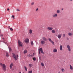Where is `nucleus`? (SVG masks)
Instances as JSON below:
<instances>
[{"instance_id": "34", "label": "nucleus", "mask_w": 73, "mask_h": 73, "mask_svg": "<svg viewBox=\"0 0 73 73\" xmlns=\"http://www.w3.org/2000/svg\"><path fill=\"white\" fill-rule=\"evenodd\" d=\"M11 17L12 18V17H13V19H15V16H14V15L12 16Z\"/></svg>"}, {"instance_id": "17", "label": "nucleus", "mask_w": 73, "mask_h": 73, "mask_svg": "<svg viewBox=\"0 0 73 73\" xmlns=\"http://www.w3.org/2000/svg\"><path fill=\"white\" fill-rule=\"evenodd\" d=\"M60 50H62V46L61 45H60Z\"/></svg>"}, {"instance_id": "29", "label": "nucleus", "mask_w": 73, "mask_h": 73, "mask_svg": "<svg viewBox=\"0 0 73 73\" xmlns=\"http://www.w3.org/2000/svg\"><path fill=\"white\" fill-rule=\"evenodd\" d=\"M9 50L10 52L11 51V50H12V49H11V48H9Z\"/></svg>"}, {"instance_id": "23", "label": "nucleus", "mask_w": 73, "mask_h": 73, "mask_svg": "<svg viewBox=\"0 0 73 73\" xmlns=\"http://www.w3.org/2000/svg\"><path fill=\"white\" fill-rule=\"evenodd\" d=\"M41 65L42 66H44V63H43V62H42L41 63Z\"/></svg>"}, {"instance_id": "9", "label": "nucleus", "mask_w": 73, "mask_h": 73, "mask_svg": "<svg viewBox=\"0 0 73 73\" xmlns=\"http://www.w3.org/2000/svg\"><path fill=\"white\" fill-rule=\"evenodd\" d=\"M62 36V34H59L58 35V38L60 39V38H61V36Z\"/></svg>"}, {"instance_id": "24", "label": "nucleus", "mask_w": 73, "mask_h": 73, "mask_svg": "<svg viewBox=\"0 0 73 73\" xmlns=\"http://www.w3.org/2000/svg\"><path fill=\"white\" fill-rule=\"evenodd\" d=\"M24 68H25V70H26V71H27V67L25 66L24 67Z\"/></svg>"}, {"instance_id": "27", "label": "nucleus", "mask_w": 73, "mask_h": 73, "mask_svg": "<svg viewBox=\"0 0 73 73\" xmlns=\"http://www.w3.org/2000/svg\"><path fill=\"white\" fill-rule=\"evenodd\" d=\"M48 40L49 41H50V42H51V41H52V40H51V39L50 38H48Z\"/></svg>"}, {"instance_id": "18", "label": "nucleus", "mask_w": 73, "mask_h": 73, "mask_svg": "<svg viewBox=\"0 0 73 73\" xmlns=\"http://www.w3.org/2000/svg\"><path fill=\"white\" fill-rule=\"evenodd\" d=\"M27 50H25L24 52V54H25V53H27Z\"/></svg>"}, {"instance_id": "7", "label": "nucleus", "mask_w": 73, "mask_h": 73, "mask_svg": "<svg viewBox=\"0 0 73 73\" xmlns=\"http://www.w3.org/2000/svg\"><path fill=\"white\" fill-rule=\"evenodd\" d=\"M48 29V30H49V31H52V30H53V28L50 27H48L47 28Z\"/></svg>"}, {"instance_id": "30", "label": "nucleus", "mask_w": 73, "mask_h": 73, "mask_svg": "<svg viewBox=\"0 0 73 73\" xmlns=\"http://www.w3.org/2000/svg\"><path fill=\"white\" fill-rule=\"evenodd\" d=\"M34 4H35V3L32 2L31 3V5H34Z\"/></svg>"}, {"instance_id": "28", "label": "nucleus", "mask_w": 73, "mask_h": 73, "mask_svg": "<svg viewBox=\"0 0 73 73\" xmlns=\"http://www.w3.org/2000/svg\"><path fill=\"white\" fill-rule=\"evenodd\" d=\"M36 58L34 57L33 58V60H34V61H36Z\"/></svg>"}, {"instance_id": "19", "label": "nucleus", "mask_w": 73, "mask_h": 73, "mask_svg": "<svg viewBox=\"0 0 73 73\" xmlns=\"http://www.w3.org/2000/svg\"><path fill=\"white\" fill-rule=\"evenodd\" d=\"M56 13H60V11L59 10H57L56 11Z\"/></svg>"}, {"instance_id": "4", "label": "nucleus", "mask_w": 73, "mask_h": 73, "mask_svg": "<svg viewBox=\"0 0 73 73\" xmlns=\"http://www.w3.org/2000/svg\"><path fill=\"white\" fill-rule=\"evenodd\" d=\"M67 49L69 51V52H71V48L70 47V46L69 45H67Z\"/></svg>"}, {"instance_id": "35", "label": "nucleus", "mask_w": 73, "mask_h": 73, "mask_svg": "<svg viewBox=\"0 0 73 73\" xmlns=\"http://www.w3.org/2000/svg\"><path fill=\"white\" fill-rule=\"evenodd\" d=\"M38 8H37L36 9V12H37V11H38Z\"/></svg>"}, {"instance_id": "22", "label": "nucleus", "mask_w": 73, "mask_h": 73, "mask_svg": "<svg viewBox=\"0 0 73 73\" xmlns=\"http://www.w3.org/2000/svg\"><path fill=\"white\" fill-rule=\"evenodd\" d=\"M52 44L53 45H54V42L53 41H52L51 42Z\"/></svg>"}, {"instance_id": "33", "label": "nucleus", "mask_w": 73, "mask_h": 73, "mask_svg": "<svg viewBox=\"0 0 73 73\" xmlns=\"http://www.w3.org/2000/svg\"><path fill=\"white\" fill-rule=\"evenodd\" d=\"M32 73V71H29V73Z\"/></svg>"}, {"instance_id": "1", "label": "nucleus", "mask_w": 73, "mask_h": 73, "mask_svg": "<svg viewBox=\"0 0 73 73\" xmlns=\"http://www.w3.org/2000/svg\"><path fill=\"white\" fill-rule=\"evenodd\" d=\"M13 57L15 59V61H17V59H18V57H19V55H15V54L13 53Z\"/></svg>"}, {"instance_id": "38", "label": "nucleus", "mask_w": 73, "mask_h": 73, "mask_svg": "<svg viewBox=\"0 0 73 73\" xmlns=\"http://www.w3.org/2000/svg\"><path fill=\"white\" fill-rule=\"evenodd\" d=\"M17 11H20V10L19 9H17Z\"/></svg>"}, {"instance_id": "14", "label": "nucleus", "mask_w": 73, "mask_h": 73, "mask_svg": "<svg viewBox=\"0 0 73 73\" xmlns=\"http://www.w3.org/2000/svg\"><path fill=\"white\" fill-rule=\"evenodd\" d=\"M29 66L30 68H31L33 66V64H30L29 65Z\"/></svg>"}, {"instance_id": "10", "label": "nucleus", "mask_w": 73, "mask_h": 73, "mask_svg": "<svg viewBox=\"0 0 73 73\" xmlns=\"http://www.w3.org/2000/svg\"><path fill=\"white\" fill-rule=\"evenodd\" d=\"M41 43L42 45H43L45 44V42L44 40H42L41 41Z\"/></svg>"}, {"instance_id": "2", "label": "nucleus", "mask_w": 73, "mask_h": 73, "mask_svg": "<svg viewBox=\"0 0 73 73\" xmlns=\"http://www.w3.org/2000/svg\"><path fill=\"white\" fill-rule=\"evenodd\" d=\"M39 50V54H40L41 52V53L42 54H44V52H43V50H42V48H39L38 49Z\"/></svg>"}, {"instance_id": "8", "label": "nucleus", "mask_w": 73, "mask_h": 73, "mask_svg": "<svg viewBox=\"0 0 73 73\" xmlns=\"http://www.w3.org/2000/svg\"><path fill=\"white\" fill-rule=\"evenodd\" d=\"M58 16V15H57V14L55 13L54 15H52V17H57Z\"/></svg>"}, {"instance_id": "47", "label": "nucleus", "mask_w": 73, "mask_h": 73, "mask_svg": "<svg viewBox=\"0 0 73 73\" xmlns=\"http://www.w3.org/2000/svg\"><path fill=\"white\" fill-rule=\"evenodd\" d=\"M32 56H33L32 55Z\"/></svg>"}, {"instance_id": "16", "label": "nucleus", "mask_w": 73, "mask_h": 73, "mask_svg": "<svg viewBox=\"0 0 73 73\" xmlns=\"http://www.w3.org/2000/svg\"><path fill=\"white\" fill-rule=\"evenodd\" d=\"M12 66H13V63H11L10 66V69H12Z\"/></svg>"}, {"instance_id": "6", "label": "nucleus", "mask_w": 73, "mask_h": 73, "mask_svg": "<svg viewBox=\"0 0 73 73\" xmlns=\"http://www.w3.org/2000/svg\"><path fill=\"white\" fill-rule=\"evenodd\" d=\"M29 40L28 38L26 39L25 40V42H26V43H28V42H29Z\"/></svg>"}, {"instance_id": "13", "label": "nucleus", "mask_w": 73, "mask_h": 73, "mask_svg": "<svg viewBox=\"0 0 73 73\" xmlns=\"http://www.w3.org/2000/svg\"><path fill=\"white\" fill-rule=\"evenodd\" d=\"M32 30L31 29H30L29 30V33L30 34H32Z\"/></svg>"}, {"instance_id": "5", "label": "nucleus", "mask_w": 73, "mask_h": 73, "mask_svg": "<svg viewBox=\"0 0 73 73\" xmlns=\"http://www.w3.org/2000/svg\"><path fill=\"white\" fill-rule=\"evenodd\" d=\"M18 44L19 46H22L23 44L21 42L20 40H18Z\"/></svg>"}, {"instance_id": "25", "label": "nucleus", "mask_w": 73, "mask_h": 73, "mask_svg": "<svg viewBox=\"0 0 73 73\" xmlns=\"http://www.w3.org/2000/svg\"><path fill=\"white\" fill-rule=\"evenodd\" d=\"M31 45H33V41H32L31 42Z\"/></svg>"}, {"instance_id": "32", "label": "nucleus", "mask_w": 73, "mask_h": 73, "mask_svg": "<svg viewBox=\"0 0 73 73\" xmlns=\"http://www.w3.org/2000/svg\"><path fill=\"white\" fill-rule=\"evenodd\" d=\"M10 30H11V31H12L13 30V29H12V28H10Z\"/></svg>"}, {"instance_id": "36", "label": "nucleus", "mask_w": 73, "mask_h": 73, "mask_svg": "<svg viewBox=\"0 0 73 73\" xmlns=\"http://www.w3.org/2000/svg\"><path fill=\"white\" fill-rule=\"evenodd\" d=\"M31 56V54H29V57H30Z\"/></svg>"}, {"instance_id": "42", "label": "nucleus", "mask_w": 73, "mask_h": 73, "mask_svg": "<svg viewBox=\"0 0 73 73\" xmlns=\"http://www.w3.org/2000/svg\"><path fill=\"white\" fill-rule=\"evenodd\" d=\"M63 9H62V10H63Z\"/></svg>"}, {"instance_id": "3", "label": "nucleus", "mask_w": 73, "mask_h": 73, "mask_svg": "<svg viewBox=\"0 0 73 73\" xmlns=\"http://www.w3.org/2000/svg\"><path fill=\"white\" fill-rule=\"evenodd\" d=\"M0 65L2 66H3V68L4 70H5V68H6V66H5V65L4 64H2V63L0 64Z\"/></svg>"}, {"instance_id": "26", "label": "nucleus", "mask_w": 73, "mask_h": 73, "mask_svg": "<svg viewBox=\"0 0 73 73\" xmlns=\"http://www.w3.org/2000/svg\"><path fill=\"white\" fill-rule=\"evenodd\" d=\"M72 33H68V35L69 36H72Z\"/></svg>"}, {"instance_id": "31", "label": "nucleus", "mask_w": 73, "mask_h": 73, "mask_svg": "<svg viewBox=\"0 0 73 73\" xmlns=\"http://www.w3.org/2000/svg\"><path fill=\"white\" fill-rule=\"evenodd\" d=\"M62 72H64V68H62L61 69Z\"/></svg>"}, {"instance_id": "41", "label": "nucleus", "mask_w": 73, "mask_h": 73, "mask_svg": "<svg viewBox=\"0 0 73 73\" xmlns=\"http://www.w3.org/2000/svg\"><path fill=\"white\" fill-rule=\"evenodd\" d=\"M2 39H3V40H4V38H3Z\"/></svg>"}, {"instance_id": "39", "label": "nucleus", "mask_w": 73, "mask_h": 73, "mask_svg": "<svg viewBox=\"0 0 73 73\" xmlns=\"http://www.w3.org/2000/svg\"><path fill=\"white\" fill-rule=\"evenodd\" d=\"M7 11H9V8H8L7 9Z\"/></svg>"}, {"instance_id": "11", "label": "nucleus", "mask_w": 73, "mask_h": 73, "mask_svg": "<svg viewBox=\"0 0 73 73\" xmlns=\"http://www.w3.org/2000/svg\"><path fill=\"white\" fill-rule=\"evenodd\" d=\"M70 70H73V67L71 65H70Z\"/></svg>"}, {"instance_id": "46", "label": "nucleus", "mask_w": 73, "mask_h": 73, "mask_svg": "<svg viewBox=\"0 0 73 73\" xmlns=\"http://www.w3.org/2000/svg\"><path fill=\"white\" fill-rule=\"evenodd\" d=\"M2 36H3V35H2Z\"/></svg>"}, {"instance_id": "43", "label": "nucleus", "mask_w": 73, "mask_h": 73, "mask_svg": "<svg viewBox=\"0 0 73 73\" xmlns=\"http://www.w3.org/2000/svg\"><path fill=\"white\" fill-rule=\"evenodd\" d=\"M19 73H21V72H19Z\"/></svg>"}, {"instance_id": "21", "label": "nucleus", "mask_w": 73, "mask_h": 73, "mask_svg": "<svg viewBox=\"0 0 73 73\" xmlns=\"http://www.w3.org/2000/svg\"><path fill=\"white\" fill-rule=\"evenodd\" d=\"M6 55L7 57H8L9 56V54L8 53V52H7L6 53Z\"/></svg>"}, {"instance_id": "44", "label": "nucleus", "mask_w": 73, "mask_h": 73, "mask_svg": "<svg viewBox=\"0 0 73 73\" xmlns=\"http://www.w3.org/2000/svg\"><path fill=\"white\" fill-rule=\"evenodd\" d=\"M72 0H70V1H72Z\"/></svg>"}, {"instance_id": "48", "label": "nucleus", "mask_w": 73, "mask_h": 73, "mask_svg": "<svg viewBox=\"0 0 73 73\" xmlns=\"http://www.w3.org/2000/svg\"><path fill=\"white\" fill-rule=\"evenodd\" d=\"M59 73H60V72H59Z\"/></svg>"}, {"instance_id": "20", "label": "nucleus", "mask_w": 73, "mask_h": 73, "mask_svg": "<svg viewBox=\"0 0 73 73\" xmlns=\"http://www.w3.org/2000/svg\"><path fill=\"white\" fill-rule=\"evenodd\" d=\"M52 32L53 33H55L56 31L54 30H52Z\"/></svg>"}, {"instance_id": "40", "label": "nucleus", "mask_w": 73, "mask_h": 73, "mask_svg": "<svg viewBox=\"0 0 73 73\" xmlns=\"http://www.w3.org/2000/svg\"><path fill=\"white\" fill-rule=\"evenodd\" d=\"M8 28H9H9H10V26H9L8 27Z\"/></svg>"}, {"instance_id": "45", "label": "nucleus", "mask_w": 73, "mask_h": 73, "mask_svg": "<svg viewBox=\"0 0 73 73\" xmlns=\"http://www.w3.org/2000/svg\"><path fill=\"white\" fill-rule=\"evenodd\" d=\"M34 53L33 54V55H34Z\"/></svg>"}, {"instance_id": "37", "label": "nucleus", "mask_w": 73, "mask_h": 73, "mask_svg": "<svg viewBox=\"0 0 73 73\" xmlns=\"http://www.w3.org/2000/svg\"><path fill=\"white\" fill-rule=\"evenodd\" d=\"M65 35L63 34V37H65Z\"/></svg>"}, {"instance_id": "15", "label": "nucleus", "mask_w": 73, "mask_h": 73, "mask_svg": "<svg viewBox=\"0 0 73 73\" xmlns=\"http://www.w3.org/2000/svg\"><path fill=\"white\" fill-rule=\"evenodd\" d=\"M53 52H54V53H56V52H57V50L55 49L53 50Z\"/></svg>"}, {"instance_id": "12", "label": "nucleus", "mask_w": 73, "mask_h": 73, "mask_svg": "<svg viewBox=\"0 0 73 73\" xmlns=\"http://www.w3.org/2000/svg\"><path fill=\"white\" fill-rule=\"evenodd\" d=\"M42 39L44 41H47V39H46V38L44 37H42Z\"/></svg>"}]
</instances>
